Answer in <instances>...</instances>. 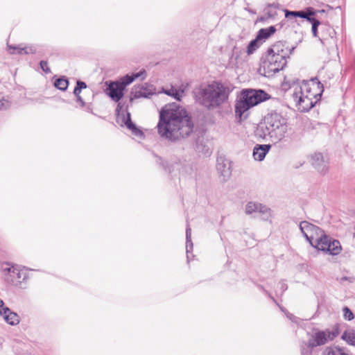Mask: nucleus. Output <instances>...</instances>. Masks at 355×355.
<instances>
[{"label": "nucleus", "instance_id": "f257e3e1", "mask_svg": "<svg viewBox=\"0 0 355 355\" xmlns=\"http://www.w3.org/2000/svg\"><path fill=\"white\" fill-rule=\"evenodd\" d=\"M157 129L161 138L175 141L188 137L193 132V123L184 108L172 103L160 110Z\"/></svg>", "mask_w": 355, "mask_h": 355}, {"label": "nucleus", "instance_id": "f03ea898", "mask_svg": "<svg viewBox=\"0 0 355 355\" xmlns=\"http://www.w3.org/2000/svg\"><path fill=\"white\" fill-rule=\"evenodd\" d=\"M287 119L280 113L271 112L264 118L263 123H261L255 130L257 137L266 139L269 137L272 142L281 141L288 132Z\"/></svg>", "mask_w": 355, "mask_h": 355}, {"label": "nucleus", "instance_id": "7ed1b4c3", "mask_svg": "<svg viewBox=\"0 0 355 355\" xmlns=\"http://www.w3.org/2000/svg\"><path fill=\"white\" fill-rule=\"evenodd\" d=\"M230 93V88L227 85L218 81H212L200 87L198 97L203 107L208 110H214L220 108L227 101Z\"/></svg>", "mask_w": 355, "mask_h": 355}, {"label": "nucleus", "instance_id": "20e7f679", "mask_svg": "<svg viewBox=\"0 0 355 355\" xmlns=\"http://www.w3.org/2000/svg\"><path fill=\"white\" fill-rule=\"evenodd\" d=\"M312 246L318 250L327 252L331 255L338 254L342 249L340 243L338 240L332 239L325 234L324 232L316 239L314 241V245Z\"/></svg>", "mask_w": 355, "mask_h": 355}, {"label": "nucleus", "instance_id": "39448f33", "mask_svg": "<svg viewBox=\"0 0 355 355\" xmlns=\"http://www.w3.org/2000/svg\"><path fill=\"white\" fill-rule=\"evenodd\" d=\"M339 334L337 328L332 329H327L325 330H315L311 335L309 339V345L314 346L315 347L324 345L333 340Z\"/></svg>", "mask_w": 355, "mask_h": 355}, {"label": "nucleus", "instance_id": "423d86ee", "mask_svg": "<svg viewBox=\"0 0 355 355\" xmlns=\"http://www.w3.org/2000/svg\"><path fill=\"white\" fill-rule=\"evenodd\" d=\"M293 98L296 102L298 109L302 112H308L318 102L317 99L311 96L309 94L304 92V91L301 89V86L295 89V92L293 94Z\"/></svg>", "mask_w": 355, "mask_h": 355}, {"label": "nucleus", "instance_id": "0eeeda50", "mask_svg": "<svg viewBox=\"0 0 355 355\" xmlns=\"http://www.w3.org/2000/svg\"><path fill=\"white\" fill-rule=\"evenodd\" d=\"M275 55H266L263 62V68L266 76H270L282 70L286 64V60H283L282 57H274Z\"/></svg>", "mask_w": 355, "mask_h": 355}, {"label": "nucleus", "instance_id": "6e6552de", "mask_svg": "<svg viewBox=\"0 0 355 355\" xmlns=\"http://www.w3.org/2000/svg\"><path fill=\"white\" fill-rule=\"evenodd\" d=\"M300 86L301 89L304 92L309 94L311 96L317 99L318 101L320 99L324 91L323 85L318 81L317 78H311L309 80H303Z\"/></svg>", "mask_w": 355, "mask_h": 355}, {"label": "nucleus", "instance_id": "1a4fd4ad", "mask_svg": "<svg viewBox=\"0 0 355 355\" xmlns=\"http://www.w3.org/2000/svg\"><path fill=\"white\" fill-rule=\"evenodd\" d=\"M240 97L250 106L254 107L261 102L268 99L269 95L261 89H249L242 91Z\"/></svg>", "mask_w": 355, "mask_h": 355}, {"label": "nucleus", "instance_id": "9d476101", "mask_svg": "<svg viewBox=\"0 0 355 355\" xmlns=\"http://www.w3.org/2000/svg\"><path fill=\"white\" fill-rule=\"evenodd\" d=\"M300 229L306 239L311 245H314V241L324 232L321 228L315 226L308 221H302L300 223Z\"/></svg>", "mask_w": 355, "mask_h": 355}, {"label": "nucleus", "instance_id": "9b49d317", "mask_svg": "<svg viewBox=\"0 0 355 355\" xmlns=\"http://www.w3.org/2000/svg\"><path fill=\"white\" fill-rule=\"evenodd\" d=\"M245 212L246 214L259 213L264 220H268L272 217V211L270 208L261 203L254 202H249L245 205Z\"/></svg>", "mask_w": 355, "mask_h": 355}, {"label": "nucleus", "instance_id": "f8f14e48", "mask_svg": "<svg viewBox=\"0 0 355 355\" xmlns=\"http://www.w3.org/2000/svg\"><path fill=\"white\" fill-rule=\"evenodd\" d=\"M294 49V47L290 49L288 46H286V43L279 41L268 49L267 55H274V57L275 58L282 57V58L283 60H286V58L289 57Z\"/></svg>", "mask_w": 355, "mask_h": 355}, {"label": "nucleus", "instance_id": "ddd939ff", "mask_svg": "<svg viewBox=\"0 0 355 355\" xmlns=\"http://www.w3.org/2000/svg\"><path fill=\"white\" fill-rule=\"evenodd\" d=\"M155 93V88L153 85L147 83L135 86L130 93V101L135 98H148Z\"/></svg>", "mask_w": 355, "mask_h": 355}, {"label": "nucleus", "instance_id": "4468645a", "mask_svg": "<svg viewBox=\"0 0 355 355\" xmlns=\"http://www.w3.org/2000/svg\"><path fill=\"white\" fill-rule=\"evenodd\" d=\"M216 169L223 177V181H227L232 174L230 161L223 156L217 158Z\"/></svg>", "mask_w": 355, "mask_h": 355}, {"label": "nucleus", "instance_id": "2eb2a0df", "mask_svg": "<svg viewBox=\"0 0 355 355\" xmlns=\"http://www.w3.org/2000/svg\"><path fill=\"white\" fill-rule=\"evenodd\" d=\"M124 89L119 82H110L106 89L108 96L115 102L123 98Z\"/></svg>", "mask_w": 355, "mask_h": 355}, {"label": "nucleus", "instance_id": "dca6fc26", "mask_svg": "<svg viewBox=\"0 0 355 355\" xmlns=\"http://www.w3.org/2000/svg\"><path fill=\"white\" fill-rule=\"evenodd\" d=\"M2 270L5 280L8 283L16 284L20 278L19 270L14 266H10L8 263L2 266Z\"/></svg>", "mask_w": 355, "mask_h": 355}, {"label": "nucleus", "instance_id": "f3484780", "mask_svg": "<svg viewBox=\"0 0 355 355\" xmlns=\"http://www.w3.org/2000/svg\"><path fill=\"white\" fill-rule=\"evenodd\" d=\"M336 35V32L334 29L328 26L323 25L321 28V36L319 37V40L321 43L323 44H336V41L334 39Z\"/></svg>", "mask_w": 355, "mask_h": 355}, {"label": "nucleus", "instance_id": "a211bd4d", "mask_svg": "<svg viewBox=\"0 0 355 355\" xmlns=\"http://www.w3.org/2000/svg\"><path fill=\"white\" fill-rule=\"evenodd\" d=\"M311 163L313 167L320 173L328 171V162L324 160L322 153H315L311 156Z\"/></svg>", "mask_w": 355, "mask_h": 355}, {"label": "nucleus", "instance_id": "6ab92c4d", "mask_svg": "<svg viewBox=\"0 0 355 355\" xmlns=\"http://www.w3.org/2000/svg\"><path fill=\"white\" fill-rule=\"evenodd\" d=\"M252 107L247 102L243 101L241 97L236 101L235 105V113L236 116L239 118L240 120L246 119L248 114L246 112Z\"/></svg>", "mask_w": 355, "mask_h": 355}, {"label": "nucleus", "instance_id": "aec40b11", "mask_svg": "<svg viewBox=\"0 0 355 355\" xmlns=\"http://www.w3.org/2000/svg\"><path fill=\"white\" fill-rule=\"evenodd\" d=\"M146 77V71L145 69H141L140 71L137 73H132L131 75L127 74L123 76L119 82L121 85L125 89V87L132 83L135 80L140 78L144 80Z\"/></svg>", "mask_w": 355, "mask_h": 355}, {"label": "nucleus", "instance_id": "412c9836", "mask_svg": "<svg viewBox=\"0 0 355 355\" xmlns=\"http://www.w3.org/2000/svg\"><path fill=\"white\" fill-rule=\"evenodd\" d=\"M270 144H257L253 149V157L255 160L262 161L270 149Z\"/></svg>", "mask_w": 355, "mask_h": 355}, {"label": "nucleus", "instance_id": "4be33fe9", "mask_svg": "<svg viewBox=\"0 0 355 355\" xmlns=\"http://www.w3.org/2000/svg\"><path fill=\"white\" fill-rule=\"evenodd\" d=\"M3 311L2 316L8 324L15 325L19 322V317L17 313L11 312L8 308L3 309Z\"/></svg>", "mask_w": 355, "mask_h": 355}, {"label": "nucleus", "instance_id": "5701e85b", "mask_svg": "<svg viewBox=\"0 0 355 355\" xmlns=\"http://www.w3.org/2000/svg\"><path fill=\"white\" fill-rule=\"evenodd\" d=\"M125 125L132 131L133 135L139 137V138L143 137L144 133L135 125V124L132 123L130 118V114L129 112L127 113V119L125 121Z\"/></svg>", "mask_w": 355, "mask_h": 355}, {"label": "nucleus", "instance_id": "b1692460", "mask_svg": "<svg viewBox=\"0 0 355 355\" xmlns=\"http://www.w3.org/2000/svg\"><path fill=\"white\" fill-rule=\"evenodd\" d=\"M276 31V28L275 26H271L267 28H261L257 35V40L260 41L262 40H266L270 37L272 34H274Z\"/></svg>", "mask_w": 355, "mask_h": 355}, {"label": "nucleus", "instance_id": "393cba45", "mask_svg": "<svg viewBox=\"0 0 355 355\" xmlns=\"http://www.w3.org/2000/svg\"><path fill=\"white\" fill-rule=\"evenodd\" d=\"M324 354L325 355H352L345 348L338 347H327Z\"/></svg>", "mask_w": 355, "mask_h": 355}, {"label": "nucleus", "instance_id": "a878e982", "mask_svg": "<svg viewBox=\"0 0 355 355\" xmlns=\"http://www.w3.org/2000/svg\"><path fill=\"white\" fill-rule=\"evenodd\" d=\"M54 86L62 91H65L69 85V80L64 77H61L56 79L53 83Z\"/></svg>", "mask_w": 355, "mask_h": 355}, {"label": "nucleus", "instance_id": "bb28decb", "mask_svg": "<svg viewBox=\"0 0 355 355\" xmlns=\"http://www.w3.org/2000/svg\"><path fill=\"white\" fill-rule=\"evenodd\" d=\"M305 17H302L303 19H306L308 21L311 22L315 20L316 19L312 17L316 13L315 10L312 7H308L304 10H301Z\"/></svg>", "mask_w": 355, "mask_h": 355}, {"label": "nucleus", "instance_id": "cd10ccee", "mask_svg": "<svg viewBox=\"0 0 355 355\" xmlns=\"http://www.w3.org/2000/svg\"><path fill=\"white\" fill-rule=\"evenodd\" d=\"M186 239H187V253L188 254L190 251L193 250V243L191 241V229L189 227V225L187 224V230H186Z\"/></svg>", "mask_w": 355, "mask_h": 355}, {"label": "nucleus", "instance_id": "c85d7f7f", "mask_svg": "<svg viewBox=\"0 0 355 355\" xmlns=\"http://www.w3.org/2000/svg\"><path fill=\"white\" fill-rule=\"evenodd\" d=\"M261 41L257 40L256 37L255 39L252 40L247 47V53L248 55L252 54L260 46Z\"/></svg>", "mask_w": 355, "mask_h": 355}, {"label": "nucleus", "instance_id": "c756f323", "mask_svg": "<svg viewBox=\"0 0 355 355\" xmlns=\"http://www.w3.org/2000/svg\"><path fill=\"white\" fill-rule=\"evenodd\" d=\"M314 346L309 345V341L304 342L301 345V355H312Z\"/></svg>", "mask_w": 355, "mask_h": 355}, {"label": "nucleus", "instance_id": "7c9ffc66", "mask_svg": "<svg viewBox=\"0 0 355 355\" xmlns=\"http://www.w3.org/2000/svg\"><path fill=\"white\" fill-rule=\"evenodd\" d=\"M284 13H285V17L287 19H291L293 17L302 18V17H305V15H304V14L302 13V12L301 10L291 11V10H288L286 9V10H284Z\"/></svg>", "mask_w": 355, "mask_h": 355}, {"label": "nucleus", "instance_id": "2f4dec72", "mask_svg": "<svg viewBox=\"0 0 355 355\" xmlns=\"http://www.w3.org/2000/svg\"><path fill=\"white\" fill-rule=\"evenodd\" d=\"M342 339L347 340L348 343L355 345V331L352 333L345 331L342 335Z\"/></svg>", "mask_w": 355, "mask_h": 355}, {"label": "nucleus", "instance_id": "473e14b6", "mask_svg": "<svg viewBox=\"0 0 355 355\" xmlns=\"http://www.w3.org/2000/svg\"><path fill=\"white\" fill-rule=\"evenodd\" d=\"M343 312L345 320L350 321L354 318L353 312L347 306L343 307Z\"/></svg>", "mask_w": 355, "mask_h": 355}, {"label": "nucleus", "instance_id": "72a5a7b5", "mask_svg": "<svg viewBox=\"0 0 355 355\" xmlns=\"http://www.w3.org/2000/svg\"><path fill=\"white\" fill-rule=\"evenodd\" d=\"M10 106V103L8 100L6 99L3 96L0 94V110H4Z\"/></svg>", "mask_w": 355, "mask_h": 355}, {"label": "nucleus", "instance_id": "f704fd0d", "mask_svg": "<svg viewBox=\"0 0 355 355\" xmlns=\"http://www.w3.org/2000/svg\"><path fill=\"white\" fill-rule=\"evenodd\" d=\"M37 51V47L35 45L27 44L24 46V53H35Z\"/></svg>", "mask_w": 355, "mask_h": 355}, {"label": "nucleus", "instance_id": "c9c22d12", "mask_svg": "<svg viewBox=\"0 0 355 355\" xmlns=\"http://www.w3.org/2000/svg\"><path fill=\"white\" fill-rule=\"evenodd\" d=\"M312 24L311 31L314 37L318 36V28L320 25V21L318 19L311 21Z\"/></svg>", "mask_w": 355, "mask_h": 355}, {"label": "nucleus", "instance_id": "e433bc0d", "mask_svg": "<svg viewBox=\"0 0 355 355\" xmlns=\"http://www.w3.org/2000/svg\"><path fill=\"white\" fill-rule=\"evenodd\" d=\"M164 93L168 96H173L178 101H180L181 95L180 94V92L175 89H171L165 91Z\"/></svg>", "mask_w": 355, "mask_h": 355}, {"label": "nucleus", "instance_id": "4c0bfd02", "mask_svg": "<svg viewBox=\"0 0 355 355\" xmlns=\"http://www.w3.org/2000/svg\"><path fill=\"white\" fill-rule=\"evenodd\" d=\"M8 51L10 53L21 54L22 49L19 46L8 45Z\"/></svg>", "mask_w": 355, "mask_h": 355}, {"label": "nucleus", "instance_id": "58836bf2", "mask_svg": "<svg viewBox=\"0 0 355 355\" xmlns=\"http://www.w3.org/2000/svg\"><path fill=\"white\" fill-rule=\"evenodd\" d=\"M41 69L46 73H50L51 69L48 66V62L44 60H42L40 63Z\"/></svg>", "mask_w": 355, "mask_h": 355}, {"label": "nucleus", "instance_id": "ea45409f", "mask_svg": "<svg viewBox=\"0 0 355 355\" xmlns=\"http://www.w3.org/2000/svg\"><path fill=\"white\" fill-rule=\"evenodd\" d=\"M76 87H78L80 90H82L83 89H85L87 87V85L83 81L78 80L76 82Z\"/></svg>", "mask_w": 355, "mask_h": 355}, {"label": "nucleus", "instance_id": "a19ab883", "mask_svg": "<svg viewBox=\"0 0 355 355\" xmlns=\"http://www.w3.org/2000/svg\"><path fill=\"white\" fill-rule=\"evenodd\" d=\"M286 317L291 320V321L294 322H297V318L295 317L294 315H293L292 313H286Z\"/></svg>", "mask_w": 355, "mask_h": 355}, {"label": "nucleus", "instance_id": "79ce46f5", "mask_svg": "<svg viewBox=\"0 0 355 355\" xmlns=\"http://www.w3.org/2000/svg\"><path fill=\"white\" fill-rule=\"evenodd\" d=\"M77 102L80 104L82 107L85 106V101H83V98L80 96H77Z\"/></svg>", "mask_w": 355, "mask_h": 355}, {"label": "nucleus", "instance_id": "37998d69", "mask_svg": "<svg viewBox=\"0 0 355 355\" xmlns=\"http://www.w3.org/2000/svg\"><path fill=\"white\" fill-rule=\"evenodd\" d=\"M4 306V302L2 300L0 299V315H3V309H5L6 307L3 306Z\"/></svg>", "mask_w": 355, "mask_h": 355}, {"label": "nucleus", "instance_id": "c03bdc74", "mask_svg": "<svg viewBox=\"0 0 355 355\" xmlns=\"http://www.w3.org/2000/svg\"><path fill=\"white\" fill-rule=\"evenodd\" d=\"M81 92V90L76 86V87L74 88V90H73V94L77 96H80V94Z\"/></svg>", "mask_w": 355, "mask_h": 355}, {"label": "nucleus", "instance_id": "a18cd8bd", "mask_svg": "<svg viewBox=\"0 0 355 355\" xmlns=\"http://www.w3.org/2000/svg\"><path fill=\"white\" fill-rule=\"evenodd\" d=\"M123 108V105L120 103H118L116 111L119 112Z\"/></svg>", "mask_w": 355, "mask_h": 355}, {"label": "nucleus", "instance_id": "49530a36", "mask_svg": "<svg viewBox=\"0 0 355 355\" xmlns=\"http://www.w3.org/2000/svg\"><path fill=\"white\" fill-rule=\"evenodd\" d=\"M266 15H267V17L268 18H271V17H273L275 16V14L270 12V11L267 12Z\"/></svg>", "mask_w": 355, "mask_h": 355}, {"label": "nucleus", "instance_id": "de8ad7c7", "mask_svg": "<svg viewBox=\"0 0 355 355\" xmlns=\"http://www.w3.org/2000/svg\"><path fill=\"white\" fill-rule=\"evenodd\" d=\"M282 288L284 290H286L287 289V286L284 283H282Z\"/></svg>", "mask_w": 355, "mask_h": 355}, {"label": "nucleus", "instance_id": "09e8293b", "mask_svg": "<svg viewBox=\"0 0 355 355\" xmlns=\"http://www.w3.org/2000/svg\"><path fill=\"white\" fill-rule=\"evenodd\" d=\"M316 12H324V10H315Z\"/></svg>", "mask_w": 355, "mask_h": 355}, {"label": "nucleus", "instance_id": "8fccbe9b", "mask_svg": "<svg viewBox=\"0 0 355 355\" xmlns=\"http://www.w3.org/2000/svg\"><path fill=\"white\" fill-rule=\"evenodd\" d=\"M349 279L350 278H348V277H346L343 278V280H349Z\"/></svg>", "mask_w": 355, "mask_h": 355}]
</instances>
